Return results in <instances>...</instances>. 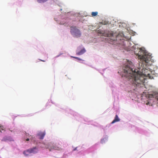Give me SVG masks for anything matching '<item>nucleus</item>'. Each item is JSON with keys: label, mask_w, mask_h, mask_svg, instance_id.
<instances>
[{"label": "nucleus", "mask_w": 158, "mask_h": 158, "mask_svg": "<svg viewBox=\"0 0 158 158\" xmlns=\"http://www.w3.org/2000/svg\"><path fill=\"white\" fill-rule=\"evenodd\" d=\"M73 58H75V59H76L78 60H82L80 59V58H79L78 57H73Z\"/></svg>", "instance_id": "obj_13"}, {"label": "nucleus", "mask_w": 158, "mask_h": 158, "mask_svg": "<svg viewBox=\"0 0 158 158\" xmlns=\"http://www.w3.org/2000/svg\"><path fill=\"white\" fill-rule=\"evenodd\" d=\"M48 0H37V1L40 3H44L47 2Z\"/></svg>", "instance_id": "obj_12"}, {"label": "nucleus", "mask_w": 158, "mask_h": 158, "mask_svg": "<svg viewBox=\"0 0 158 158\" xmlns=\"http://www.w3.org/2000/svg\"><path fill=\"white\" fill-rule=\"evenodd\" d=\"M43 148H48V147L46 146H45L44 147H42Z\"/></svg>", "instance_id": "obj_15"}, {"label": "nucleus", "mask_w": 158, "mask_h": 158, "mask_svg": "<svg viewBox=\"0 0 158 158\" xmlns=\"http://www.w3.org/2000/svg\"><path fill=\"white\" fill-rule=\"evenodd\" d=\"M29 140V138H27L26 139V141H28Z\"/></svg>", "instance_id": "obj_16"}, {"label": "nucleus", "mask_w": 158, "mask_h": 158, "mask_svg": "<svg viewBox=\"0 0 158 158\" xmlns=\"http://www.w3.org/2000/svg\"><path fill=\"white\" fill-rule=\"evenodd\" d=\"M121 41V44L123 45V48H125L126 44L128 43V41L127 40H122Z\"/></svg>", "instance_id": "obj_7"}, {"label": "nucleus", "mask_w": 158, "mask_h": 158, "mask_svg": "<svg viewBox=\"0 0 158 158\" xmlns=\"http://www.w3.org/2000/svg\"><path fill=\"white\" fill-rule=\"evenodd\" d=\"M40 60L43 62H45V60L40 59Z\"/></svg>", "instance_id": "obj_14"}, {"label": "nucleus", "mask_w": 158, "mask_h": 158, "mask_svg": "<svg viewBox=\"0 0 158 158\" xmlns=\"http://www.w3.org/2000/svg\"><path fill=\"white\" fill-rule=\"evenodd\" d=\"M120 119L117 115H116L114 119L111 123V124L114 123L116 122H119Z\"/></svg>", "instance_id": "obj_6"}, {"label": "nucleus", "mask_w": 158, "mask_h": 158, "mask_svg": "<svg viewBox=\"0 0 158 158\" xmlns=\"http://www.w3.org/2000/svg\"><path fill=\"white\" fill-rule=\"evenodd\" d=\"M77 148H75L73 149V151H75L77 150Z\"/></svg>", "instance_id": "obj_17"}, {"label": "nucleus", "mask_w": 158, "mask_h": 158, "mask_svg": "<svg viewBox=\"0 0 158 158\" xmlns=\"http://www.w3.org/2000/svg\"><path fill=\"white\" fill-rule=\"evenodd\" d=\"M71 27L70 32L73 36L79 37L81 36V33L78 29L76 26Z\"/></svg>", "instance_id": "obj_2"}, {"label": "nucleus", "mask_w": 158, "mask_h": 158, "mask_svg": "<svg viewBox=\"0 0 158 158\" xmlns=\"http://www.w3.org/2000/svg\"><path fill=\"white\" fill-rule=\"evenodd\" d=\"M98 13L97 12H93L91 13L92 16H95L98 15Z\"/></svg>", "instance_id": "obj_11"}, {"label": "nucleus", "mask_w": 158, "mask_h": 158, "mask_svg": "<svg viewBox=\"0 0 158 158\" xmlns=\"http://www.w3.org/2000/svg\"><path fill=\"white\" fill-rule=\"evenodd\" d=\"M5 131L4 127L0 125V132H2V131Z\"/></svg>", "instance_id": "obj_10"}, {"label": "nucleus", "mask_w": 158, "mask_h": 158, "mask_svg": "<svg viewBox=\"0 0 158 158\" xmlns=\"http://www.w3.org/2000/svg\"><path fill=\"white\" fill-rule=\"evenodd\" d=\"M48 148L50 151L53 150H61L62 149L61 146L60 145L58 146L57 145L50 146Z\"/></svg>", "instance_id": "obj_4"}, {"label": "nucleus", "mask_w": 158, "mask_h": 158, "mask_svg": "<svg viewBox=\"0 0 158 158\" xmlns=\"http://www.w3.org/2000/svg\"><path fill=\"white\" fill-rule=\"evenodd\" d=\"M38 151V148L36 147H34L32 148H31L27 150V151H24L23 153L26 156H28L29 154L31 153H36Z\"/></svg>", "instance_id": "obj_3"}, {"label": "nucleus", "mask_w": 158, "mask_h": 158, "mask_svg": "<svg viewBox=\"0 0 158 158\" xmlns=\"http://www.w3.org/2000/svg\"><path fill=\"white\" fill-rule=\"evenodd\" d=\"M45 135L44 132H42L39 134L38 135L40 136V139H43Z\"/></svg>", "instance_id": "obj_8"}, {"label": "nucleus", "mask_w": 158, "mask_h": 158, "mask_svg": "<svg viewBox=\"0 0 158 158\" xmlns=\"http://www.w3.org/2000/svg\"><path fill=\"white\" fill-rule=\"evenodd\" d=\"M85 52L84 48L82 49L80 52L77 53V54L78 55H81L84 53Z\"/></svg>", "instance_id": "obj_9"}, {"label": "nucleus", "mask_w": 158, "mask_h": 158, "mask_svg": "<svg viewBox=\"0 0 158 158\" xmlns=\"http://www.w3.org/2000/svg\"><path fill=\"white\" fill-rule=\"evenodd\" d=\"M148 98H155L158 101V93L154 94H150L148 95Z\"/></svg>", "instance_id": "obj_5"}, {"label": "nucleus", "mask_w": 158, "mask_h": 158, "mask_svg": "<svg viewBox=\"0 0 158 158\" xmlns=\"http://www.w3.org/2000/svg\"><path fill=\"white\" fill-rule=\"evenodd\" d=\"M138 53L135 51V53L138 58L142 61L140 63L139 67L138 69H133L128 65H126L123 68V76L128 79H131L132 84L135 87H143L144 85V83L147 77H150V72L144 66L149 64L152 57L150 53H148L141 48L139 49ZM150 64V63H149Z\"/></svg>", "instance_id": "obj_1"}]
</instances>
